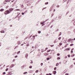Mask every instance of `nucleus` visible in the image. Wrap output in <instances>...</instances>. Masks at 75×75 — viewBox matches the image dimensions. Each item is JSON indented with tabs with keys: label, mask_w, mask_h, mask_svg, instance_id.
I'll return each mask as SVG.
<instances>
[{
	"label": "nucleus",
	"mask_w": 75,
	"mask_h": 75,
	"mask_svg": "<svg viewBox=\"0 0 75 75\" xmlns=\"http://www.w3.org/2000/svg\"><path fill=\"white\" fill-rule=\"evenodd\" d=\"M11 12L10 11L8 10H7L6 11L4 12V14H9V13H10Z\"/></svg>",
	"instance_id": "nucleus-1"
},
{
	"label": "nucleus",
	"mask_w": 75,
	"mask_h": 75,
	"mask_svg": "<svg viewBox=\"0 0 75 75\" xmlns=\"http://www.w3.org/2000/svg\"><path fill=\"white\" fill-rule=\"evenodd\" d=\"M73 40V39H72L70 38L68 40V42H69L70 41H72Z\"/></svg>",
	"instance_id": "nucleus-2"
},
{
	"label": "nucleus",
	"mask_w": 75,
	"mask_h": 75,
	"mask_svg": "<svg viewBox=\"0 0 75 75\" xmlns=\"http://www.w3.org/2000/svg\"><path fill=\"white\" fill-rule=\"evenodd\" d=\"M48 54H49L48 53H45L44 54V55H45V56H47V55H48Z\"/></svg>",
	"instance_id": "nucleus-3"
},
{
	"label": "nucleus",
	"mask_w": 75,
	"mask_h": 75,
	"mask_svg": "<svg viewBox=\"0 0 75 75\" xmlns=\"http://www.w3.org/2000/svg\"><path fill=\"white\" fill-rule=\"evenodd\" d=\"M44 22H41L40 23V24H44L46 22V21H43Z\"/></svg>",
	"instance_id": "nucleus-4"
},
{
	"label": "nucleus",
	"mask_w": 75,
	"mask_h": 75,
	"mask_svg": "<svg viewBox=\"0 0 75 75\" xmlns=\"http://www.w3.org/2000/svg\"><path fill=\"white\" fill-rule=\"evenodd\" d=\"M4 10V9H1L0 10V11H3Z\"/></svg>",
	"instance_id": "nucleus-5"
},
{
	"label": "nucleus",
	"mask_w": 75,
	"mask_h": 75,
	"mask_svg": "<svg viewBox=\"0 0 75 75\" xmlns=\"http://www.w3.org/2000/svg\"><path fill=\"white\" fill-rule=\"evenodd\" d=\"M28 54H26L25 55V57L26 58H27V57H28Z\"/></svg>",
	"instance_id": "nucleus-6"
},
{
	"label": "nucleus",
	"mask_w": 75,
	"mask_h": 75,
	"mask_svg": "<svg viewBox=\"0 0 75 75\" xmlns=\"http://www.w3.org/2000/svg\"><path fill=\"white\" fill-rule=\"evenodd\" d=\"M14 9L12 8H11L9 9L10 11H13V10Z\"/></svg>",
	"instance_id": "nucleus-7"
},
{
	"label": "nucleus",
	"mask_w": 75,
	"mask_h": 75,
	"mask_svg": "<svg viewBox=\"0 0 75 75\" xmlns=\"http://www.w3.org/2000/svg\"><path fill=\"white\" fill-rule=\"evenodd\" d=\"M14 65L13 64H12L11 65L10 67L11 68H13V67H14Z\"/></svg>",
	"instance_id": "nucleus-8"
},
{
	"label": "nucleus",
	"mask_w": 75,
	"mask_h": 75,
	"mask_svg": "<svg viewBox=\"0 0 75 75\" xmlns=\"http://www.w3.org/2000/svg\"><path fill=\"white\" fill-rule=\"evenodd\" d=\"M4 30H2L1 31V33H4Z\"/></svg>",
	"instance_id": "nucleus-9"
},
{
	"label": "nucleus",
	"mask_w": 75,
	"mask_h": 75,
	"mask_svg": "<svg viewBox=\"0 0 75 75\" xmlns=\"http://www.w3.org/2000/svg\"><path fill=\"white\" fill-rule=\"evenodd\" d=\"M53 73L55 75V74H56V73H57V72H56V71H53Z\"/></svg>",
	"instance_id": "nucleus-10"
},
{
	"label": "nucleus",
	"mask_w": 75,
	"mask_h": 75,
	"mask_svg": "<svg viewBox=\"0 0 75 75\" xmlns=\"http://www.w3.org/2000/svg\"><path fill=\"white\" fill-rule=\"evenodd\" d=\"M74 56H75L74 54H73L72 55H71V57H74Z\"/></svg>",
	"instance_id": "nucleus-11"
},
{
	"label": "nucleus",
	"mask_w": 75,
	"mask_h": 75,
	"mask_svg": "<svg viewBox=\"0 0 75 75\" xmlns=\"http://www.w3.org/2000/svg\"><path fill=\"white\" fill-rule=\"evenodd\" d=\"M51 50H49L47 51V52H49L50 51H51Z\"/></svg>",
	"instance_id": "nucleus-12"
},
{
	"label": "nucleus",
	"mask_w": 75,
	"mask_h": 75,
	"mask_svg": "<svg viewBox=\"0 0 75 75\" xmlns=\"http://www.w3.org/2000/svg\"><path fill=\"white\" fill-rule=\"evenodd\" d=\"M56 65V67L58 66V65H59V63H57Z\"/></svg>",
	"instance_id": "nucleus-13"
},
{
	"label": "nucleus",
	"mask_w": 75,
	"mask_h": 75,
	"mask_svg": "<svg viewBox=\"0 0 75 75\" xmlns=\"http://www.w3.org/2000/svg\"><path fill=\"white\" fill-rule=\"evenodd\" d=\"M30 5H31V4H27V6H30Z\"/></svg>",
	"instance_id": "nucleus-14"
},
{
	"label": "nucleus",
	"mask_w": 75,
	"mask_h": 75,
	"mask_svg": "<svg viewBox=\"0 0 75 75\" xmlns=\"http://www.w3.org/2000/svg\"><path fill=\"white\" fill-rule=\"evenodd\" d=\"M62 45V42H60L59 43V45Z\"/></svg>",
	"instance_id": "nucleus-15"
},
{
	"label": "nucleus",
	"mask_w": 75,
	"mask_h": 75,
	"mask_svg": "<svg viewBox=\"0 0 75 75\" xmlns=\"http://www.w3.org/2000/svg\"><path fill=\"white\" fill-rule=\"evenodd\" d=\"M73 45H74V44L73 43H72L70 45V46H73Z\"/></svg>",
	"instance_id": "nucleus-16"
},
{
	"label": "nucleus",
	"mask_w": 75,
	"mask_h": 75,
	"mask_svg": "<svg viewBox=\"0 0 75 75\" xmlns=\"http://www.w3.org/2000/svg\"><path fill=\"white\" fill-rule=\"evenodd\" d=\"M8 75H11V72H9L8 73Z\"/></svg>",
	"instance_id": "nucleus-17"
},
{
	"label": "nucleus",
	"mask_w": 75,
	"mask_h": 75,
	"mask_svg": "<svg viewBox=\"0 0 75 75\" xmlns=\"http://www.w3.org/2000/svg\"><path fill=\"white\" fill-rule=\"evenodd\" d=\"M57 56H59L60 55V54L59 53H57Z\"/></svg>",
	"instance_id": "nucleus-18"
},
{
	"label": "nucleus",
	"mask_w": 75,
	"mask_h": 75,
	"mask_svg": "<svg viewBox=\"0 0 75 75\" xmlns=\"http://www.w3.org/2000/svg\"><path fill=\"white\" fill-rule=\"evenodd\" d=\"M47 50H48V48L47 47L45 48V50H44V51H45Z\"/></svg>",
	"instance_id": "nucleus-19"
},
{
	"label": "nucleus",
	"mask_w": 75,
	"mask_h": 75,
	"mask_svg": "<svg viewBox=\"0 0 75 75\" xmlns=\"http://www.w3.org/2000/svg\"><path fill=\"white\" fill-rule=\"evenodd\" d=\"M49 59H50V58H47V61L49 60Z\"/></svg>",
	"instance_id": "nucleus-20"
},
{
	"label": "nucleus",
	"mask_w": 75,
	"mask_h": 75,
	"mask_svg": "<svg viewBox=\"0 0 75 75\" xmlns=\"http://www.w3.org/2000/svg\"><path fill=\"white\" fill-rule=\"evenodd\" d=\"M61 37H60L58 38V40H61Z\"/></svg>",
	"instance_id": "nucleus-21"
},
{
	"label": "nucleus",
	"mask_w": 75,
	"mask_h": 75,
	"mask_svg": "<svg viewBox=\"0 0 75 75\" xmlns=\"http://www.w3.org/2000/svg\"><path fill=\"white\" fill-rule=\"evenodd\" d=\"M16 53H17V52H15L14 53H13V55H14L15 54H16Z\"/></svg>",
	"instance_id": "nucleus-22"
},
{
	"label": "nucleus",
	"mask_w": 75,
	"mask_h": 75,
	"mask_svg": "<svg viewBox=\"0 0 75 75\" xmlns=\"http://www.w3.org/2000/svg\"><path fill=\"white\" fill-rule=\"evenodd\" d=\"M27 74V72H24V73H23V74Z\"/></svg>",
	"instance_id": "nucleus-23"
},
{
	"label": "nucleus",
	"mask_w": 75,
	"mask_h": 75,
	"mask_svg": "<svg viewBox=\"0 0 75 75\" xmlns=\"http://www.w3.org/2000/svg\"><path fill=\"white\" fill-rule=\"evenodd\" d=\"M38 72V70H36V71H35V73H37Z\"/></svg>",
	"instance_id": "nucleus-24"
},
{
	"label": "nucleus",
	"mask_w": 75,
	"mask_h": 75,
	"mask_svg": "<svg viewBox=\"0 0 75 75\" xmlns=\"http://www.w3.org/2000/svg\"><path fill=\"white\" fill-rule=\"evenodd\" d=\"M54 15V13H52L51 15V17H52Z\"/></svg>",
	"instance_id": "nucleus-25"
},
{
	"label": "nucleus",
	"mask_w": 75,
	"mask_h": 75,
	"mask_svg": "<svg viewBox=\"0 0 75 75\" xmlns=\"http://www.w3.org/2000/svg\"><path fill=\"white\" fill-rule=\"evenodd\" d=\"M60 59V57H58L57 58V59L58 60H59V59Z\"/></svg>",
	"instance_id": "nucleus-26"
},
{
	"label": "nucleus",
	"mask_w": 75,
	"mask_h": 75,
	"mask_svg": "<svg viewBox=\"0 0 75 75\" xmlns=\"http://www.w3.org/2000/svg\"><path fill=\"white\" fill-rule=\"evenodd\" d=\"M61 35V32H60L59 33V36H60V35Z\"/></svg>",
	"instance_id": "nucleus-27"
},
{
	"label": "nucleus",
	"mask_w": 75,
	"mask_h": 75,
	"mask_svg": "<svg viewBox=\"0 0 75 75\" xmlns=\"http://www.w3.org/2000/svg\"><path fill=\"white\" fill-rule=\"evenodd\" d=\"M48 4V2H46L45 3V4Z\"/></svg>",
	"instance_id": "nucleus-28"
},
{
	"label": "nucleus",
	"mask_w": 75,
	"mask_h": 75,
	"mask_svg": "<svg viewBox=\"0 0 75 75\" xmlns=\"http://www.w3.org/2000/svg\"><path fill=\"white\" fill-rule=\"evenodd\" d=\"M20 51H19L18 52H17V54H19V53H20Z\"/></svg>",
	"instance_id": "nucleus-29"
},
{
	"label": "nucleus",
	"mask_w": 75,
	"mask_h": 75,
	"mask_svg": "<svg viewBox=\"0 0 75 75\" xmlns=\"http://www.w3.org/2000/svg\"><path fill=\"white\" fill-rule=\"evenodd\" d=\"M8 68H7L6 69V71H8Z\"/></svg>",
	"instance_id": "nucleus-30"
},
{
	"label": "nucleus",
	"mask_w": 75,
	"mask_h": 75,
	"mask_svg": "<svg viewBox=\"0 0 75 75\" xmlns=\"http://www.w3.org/2000/svg\"><path fill=\"white\" fill-rule=\"evenodd\" d=\"M41 32L40 31H39L38 32V33H39V34H40V33H41Z\"/></svg>",
	"instance_id": "nucleus-31"
},
{
	"label": "nucleus",
	"mask_w": 75,
	"mask_h": 75,
	"mask_svg": "<svg viewBox=\"0 0 75 75\" xmlns=\"http://www.w3.org/2000/svg\"><path fill=\"white\" fill-rule=\"evenodd\" d=\"M68 57H69H69H71V56H70V55L69 54L67 55Z\"/></svg>",
	"instance_id": "nucleus-32"
},
{
	"label": "nucleus",
	"mask_w": 75,
	"mask_h": 75,
	"mask_svg": "<svg viewBox=\"0 0 75 75\" xmlns=\"http://www.w3.org/2000/svg\"><path fill=\"white\" fill-rule=\"evenodd\" d=\"M9 0H6L5 1V2H7Z\"/></svg>",
	"instance_id": "nucleus-33"
},
{
	"label": "nucleus",
	"mask_w": 75,
	"mask_h": 75,
	"mask_svg": "<svg viewBox=\"0 0 75 75\" xmlns=\"http://www.w3.org/2000/svg\"><path fill=\"white\" fill-rule=\"evenodd\" d=\"M56 69H57V67H55L54 68V70H56Z\"/></svg>",
	"instance_id": "nucleus-34"
},
{
	"label": "nucleus",
	"mask_w": 75,
	"mask_h": 75,
	"mask_svg": "<svg viewBox=\"0 0 75 75\" xmlns=\"http://www.w3.org/2000/svg\"><path fill=\"white\" fill-rule=\"evenodd\" d=\"M41 51H42V52H44V51H44V50H42Z\"/></svg>",
	"instance_id": "nucleus-35"
},
{
	"label": "nucleus",
	"mask_w": 75,
	"mask_h": 75,
	"mask_svg": "<svg viewBox=\"0 0 75 75\" xmlns=\"http://www.w3.org/2000/svg\"><path fill=\"white\" fill-rule=\"evenodd\" d=\"M58 8L59 7V5H57L56 6Z\"/></svg>",
	"instance_id": "nucleus-36"
},
{
	"label": "nucleus",
	"mask_w": 75,
	"mask_h": 75,
	"mask_svg": "<svg viewBox=\"0 0 75 75\" xmlns=\"http://www.w3.org/2000/svg\"><path fill=\"white\" fill-rule=\"evenodd\" d=\"M32 68V66H30L29 67L30 68Z\"/></svg>",
	"instance_id": "nucleus-37"
},
{
	"label": "nucleus",
	"mask_w": 75,
	"mask_h": 75,
	"mask_svg": "<svg viewBox=\"0 0 75 75\" xmlns=\"http://www.w3.org/2000/svg\"><path fill=\"white\" fill-rule=\"evenodd\" d=\"M42 65H43V63H41V66H42Z\"/></svg>",
	"instance_id": "nucleus-38"
},
{
	"label": "nucleus",
	"mask_w": 75,
	"mask_h": 75,
	"mask_svg": "<svg viewBox=\"0 0 75 75\" xmlns=\"http://www.w3.org/2000/svg\"><path fill=\"white\" fill-rule=\"evenodd\" d=\"M30 45H29V44H27V47H28V46H29Z\"/></svg>",
	"instance_id": "nucleus-39"
},
{
	"label": "nucleus",
	"mask_w": 75,
	"mask_h": 75,
	"mask_svg": "<svg viewBox=\"0 0 75 75\" xmlns=\"http://www.w3.org/2000/svg\"><path fill=\"white\" fill-rule=\"evenodd\" d=\"M49 58H50V59H51V58H52V57L51 56H49Z\"/></svg>",
	"instance_id": "nucleus-40"
},
{
	"label": "nucleus",
	"mask_w": 75,
	"mask_h": 75,
	"mask_svg": "<svg viewBox=\"0 0 75 75\" xmlns=\"http://www.w3.org/2000/svg\"><path fill=\"white\" fill-rule=\"evenodd\" d=\"M47 8V7L43 8V9H42V10H43L44 9H45V8Z\"/></svg>",
	"instance_id": "nucleus-41"
},
{
	"label": "nucleus",
	"mask_w": 75,
	"mask_h": 75,
	"mask_svg": "<svg viewBox=\"0 0 75 75\" xmlns=\"http://www.w3.org/2000/svg\"><path fill=\"white\" fill-rule=\"evenodd\" d=\"M31 61V62H30V63L33 64V61Z\"/></svg>",
	"instance_id": "nucleus-42"
},
{
	"label": "nucleus",
	"mask_w": 75,
	"mask_h": 75,
	"mask_svg": "<svg viewBox=\"0 0 75 75\" xmlns=\"http://www.w3.org/2000/svg\"><path fill=\"white\" fill-rule=\"evenodd\" d=\"M66 50H69V49L68 48L66 49Z\"/></svg>",
	"instance_id": "nucleus-43"
},
{
	"label": "nucleus",
	"mask_w": 75,
	"mask_h": 75,
	"mask_svg": "<svg viewBox=\"0 0 75 75\" xmlns=\"http://www.w3.org/2000/svg\"><path fill=\"white\" fill-rule=\"evenodd\" d=\"M18 56H16L15 57V58H17V57H18Z\"/></svg>",
	"instance_id": "nucleus-44"
},
{
	"label": "nucleus",
	"mask_w": 75,
	"mask_h": 75,
	"mask_svg": "<svg viewBox=\"0 0 75 75\" xmlns=\"http://www.w3.org/2000/svg\"><path fill=\"white\" fill-rule=\"evenodd\" d=\"M24 13L23 12H22V15H24Z\"/></svg>",
	"instance_id": "nucleus-45"
},
{
	"label": "nucleus",
	"mask_w": 75,
	"mask_h": 75,
	"mask_svg": "<svg viewBox=\"0 0 75 75\" xmlns=\"http://www.w3.org/2000/svg\"><path fill=\"white\" fill-rule=\"evenodd\" d=\"M71 53H73V51H72V50H71Z\"/></svg>",
	"instance_id": "nucleus-46"
},
{
	"label": "nucleus",
	"mask_w": 75,
	"mask_h": 75,
	"mask_svg": "<svg viewBox=\"0 0 75 75\" xmlns=\"http://www.w3.org/2000/svg\"><path fill=\"white\" fill-rule=\"evenodd\" d=\"M69 75V74H68V73L66 74V75Z\"/></svg>",
	"instance_id": "nucleus-47"
},
{
	"label": "nucleus",
	"mask_w": 75,
	"mask_h": 75,
	"mask_svg": "<svg viewBox=\"0 0 75 75\" xmlns=\"http://www.w3.org/2000/svg\"><path fill=\"white\" fill-rule=\"evenodd\" d=\"M3 74H6V73L5 72L3 73Z\"/></svg>",
	"instance_id": "nucleus-48"
},
{
	"label": "nucleus",
	"mask_w": 75,
	"mask_h": 75,
	"mask_svg": "<svg viewBox=\"0 0 75 75\" xmlns=\"http://www.w3.org/2000/svg\"><path fill=\"white\" fill-rule=\"evenodd\" d=\"M14 0H13V1H12V2H14Z\"/></svg>",
	"instance_id": "nucleus-49"
},
{
	"label": "nucleus",
	"mask_w": 75,
	"mask_h": 75,
	"mask_svg": "<svg viewBox=\"0 0 75 75\" xmlns=\"http://www.w3.org/2000/svg\"><path fill=\"white\" fill-rule=\"evenodd\" d=\"M16 39L18 38V37H16Z\"/></svg>",
	"instance_id": "nucleus-50"
},
{
	"label": "nucleus",
	"mask_w": 75,
	"mask_h": 75,
	"mask_svg": "<svg viewBox=\"0 0 75 75\" xmlns=\"http://www.w3.org/2000/svg\"><path fill=\"white\" fill-rule=\"evenodd\" d=\"M74 50V48H73L71 49L72 51V50Z\"/></svg>",
	"instance_id": "nucleus-51"
},
{
	"label": "nucleus",
	"mask_w": 75,
	"mask_h": 75,
	"mask_svg": "<svg viewBox=\"0 0 75 75\" xmlns=\"http://www.w3.org/2000/svg\"><path fill=\"white\" fill-rule=\"evenodd\" d=\"M49 75H52V74H51L50 73H49Z\"/></svg>",
	"instance_id": "nucleus-52"
},
{
	"label": "nucleus",
	"mask_w": 75,
	"mask_h": 75,
	"mask_svg": "<svg viewBox=\"0 0 75 75\" xmlns=\"http://www.w3.org/2000/svg\"><path fill=\"white\" fill-rule=\"evenodd\" d=\"M23 33H25V31H23Z\"/></svg>",
	"instance_id": "nucleus-53"
},
{
	"label": "nucleus",
	"mask_w": 75,
	"mask_h": 75,
	"mask_svg": "<svg viewBox=\"0 0 75 75\" xmlns=\"http://www.w3.org/2000/svg\"><path fill=\"white\" fill-rule=\"evenodd\" d=\"M24 45V44H22L21 45V46H22V45Z\"/></svg>",
	"instance_id": "nucleus-54"
},
{
	"label": "nucleus",
	"mask_w": 75,
	"mask_h": 75,
	"mask_svg": "<svg viewBox=\"0 0 75 75\" xmlns=\"http://www.w3.org/2000/svg\"><path fill=\"white\" fill-rule=\"evenodd\" d=\"M53 46H54V45H52L51 47H53Z\"/></svg>",
	"instance_id": "nucleus-55"
},
{
	"label": "nucleus",
	"mask_w": 75,
	"mask_h": 75,
	"mask_svg": "<svg viewBox=\"0 0 75 75\" xmlns=\"http://www.w3.org/2000/svg\"><path fill=\"white\" fill-rule=\"evenodd\" d=\"M73 60H75V58L73 59Z\"/></svg>",
	"instance_id": "nucleus-56"
},
{
	"label": "nucleus",
	"mask_w": 75,
	"mask_h": 75,
	"mask_svg": "<svg viewBox=\"0 0 75 75\" xmlns=\"http://www.w3.org/2000/svg\"><path fill=\"white\" fill-rule=\"evenodd\" d=\"M54 11H55V9H54Z\"/></svg>",
	"instance_id": "nucleus-57"
},
{
	"label": "nucleus",
	"mask_w": 75,
	"mask_h": 75,
	"mask_svg": "<svg viewBox=\"0 0 75 75\" xmlns=\"http://www.w3.org/2000/svg\"><path fill=\"white\" fill-rule=\"evenodd\" d=\"M72 42H73L72 41H71V43H72Z\"/></svg>",
	"instance_id": "nucleus-58"
},
{
	"label": "nucleus",
	"mask_w": 75,
	"mask_h": 75,
	"mask_svg": "<svg viewBox=\"0 0 75 75\" xmlns=\"http://www.w3.org/2000/svg\"><path fill=\"white\" fill-rule=\"evenodd\" d=\"M64 1H67V0H64Z\"/></svg>",
	"instance_id": "nucleus-59"
},
{
	"label": "nucleus",
	"mask_w": 75,
	"mask_h": 75,
	"mask_svg": "<svg viewBox=\"0 0 75 75\" xmlns=\"http://www.w3.org/2000/svg\"><path fill=\"white\" fill-rule=\"evenodd\" d=\"M32 48H34V46H33V47H32Z\"/></svg>",
	"instance_id": "nucleus-60"
},
{
	"label": "nucleus",
	"mask_w": 75,
	"mask_h": 75,
	"mask_svg": "<svg viewBox=\"0 0 75 75\" xmlns=\"http://www.w3.org/2000/svg\"><path fill=\"white\" fill-rule=\"evenodd\" d=\"M46 75H49V74H47Z\"/></svg>",
	"instance_id": "nucleus-61"
},
{
	"label": "nucleus",
	"mask_w": 75,
	"mask_h": 75,
	"mask_svg": "<svg viewBox=\"0 0 75 75\" xmlns=\"http://www.w3.org/2000/svg\"><path fill=\"white\" fill-rule=\"evenodd\" d=\"M74 25H75V21L74 22Z\"/></svg>",
	"instance_id": "nucleus-62"
},
{
	"label": "nucleus",
	"mask_w": 75,
	"mask_h": 75,
	"mask_svg": "<svg viewBox=\"0 0 75 75\" xmlns=\"http://www.w3.org/2000/svg\"><path fill=\"white\" fill-rule=\"evenodd\" d=\"M74 40H75V38H74Z\"/></svg>",
	"instance_id": "nucleus-63"
},
{
	"label": "nucleus",
	"mask_w": 75,
	"mask_h": 75,
	"mask_svg": "<svg viewBox=\"0 0 75 75\" xmlns=\"http://www.w3.org/2000/svg\"><path fill=\"white\" fill-rule=\"evenodd\" d=\"M38 51H40V49H38Z\"/></svg>",
	"instance_id": "nucleus-64"
}]
</instances>
